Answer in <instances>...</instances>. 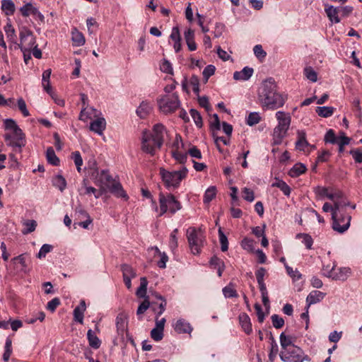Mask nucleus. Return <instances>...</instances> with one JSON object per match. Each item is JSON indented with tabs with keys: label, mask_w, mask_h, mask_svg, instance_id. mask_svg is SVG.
Masks as SVG:
<instances>
[{
	"label": "nucleus",
	"mask_w": 362,
	"mask_h": 362,
	"mask_svg": "<svg viewBox=\"0 0 362 362\" xmlns=\"http://www.w3.org/2000/svg\"><path fill=\"white\" fill-rule=\"evenodd\" d=\"M258 100L263 107L276 110L283 107L286 97L277 91V86L273 78L264 80L258 88Z\"/></svg>",
	"instance_id": "f257e3e1"
},
{
	"label": "nucleus",
	"mask_w": 362,
	"mask_h": 362,
	"mask_svg": "<svg viewBox=\"0 0 362 362\" xmlns=\"http://www.w3.org/2000/svg\"><path fill=\"white\" fill-rule=\"evenodd\" d=\"M165 127L160 123L153 127V132L144 131L142 134V150L151 155H154L156 150L160 148L164 141Z\"/></svg>",
	"instance_id": "f03ea898"
},
{
	"label": "nucleus",
	"mask_w": 362,
	"mask_h": 362,
	"mask_svg": "<svg viewBox=\"0 0 362 362\" xmlns=\"http://www.w3.org/2000/svg\"><path fill=\"white\" fill-rule=\"evenodd\" d=\"M4 129L6 131H10L4 135L6 145L21 152V148L25 146L26 143L25 134L13 119L4 120Z\"/></svg>",
	"instance_id": "7ed1b4c3"
},
{
	"label": "nucleus",
	"mask_w": 362,
	"mask_h": 362,
	"mask_svg": "<svg viewBox=\"0 0 362 362\" xmlns=\"http://www.w3.org/2000/svg\"><path fill=\"white\" fill-rule=\"evenodd\" d=\"M188 173L186 167H182L180 170L168 171L163 168H160V175L165 187L168 189L177 188L181 181L185 179Z\"/></svg>",
	"instance_id": "20e7f679"
},
{
	"label": "nucleus",
	"mask_w": 362,
	"mask_h": 362,
	"mask_svg": "<svg viewBox=\"0 0 362 362\" xmlns=\"http://www.w3.org/2000/svg\"><path fill=\"white\" fill-rule=\"evenodd\" d=\"M276 117L278 121V124L274 129L273 140L274 144L279 145L286 135L291 124V117L289 113L283 111L276 112Z\"/></svg>",
	"instance_id": "39448f33"
},
{
	"label": "nucleus",
	"mask_w": 362,
	"mask_h": 362,
	"mask_svg": "<svg viewBox=\"0 0 362 362\" xmlns=\"http://www.w3.org/2000/svg\"><path fill=\"white\" fill-rule=\"evenodd\" d=\"M160 213L159 216L165 214L168 211L171 214H175L182 208L181 203L176 199L175 196L170 193L165 195L160 192L159 194Z\"/></svg>",
	"instance_id": "423d86ee"
},
{
	"label": "nucleus",
	"mask_w": 362,
	"mask_h": 362,
	"mask_svg": "<svg viewBox=\"0 0 362 362\" xmlns=\"http://www.w3.org/2000/svg\"><path fill=\"white\" fill-rule=\"evenodd\" d=\"M280 358L284 362H303L310 361V358L305 354L303 350L298 346H291L286 351H281Z\"/></svg>",
	"instance_id": "0eeeda50"
},
{
	"label": "nucleus",
	"mask_w": 362,
	"mask_h": 362,
	"mask_svg": "<svg viewBox=\"0 0 362 362\" xmlns=\"http://www.w3.org/2000/svg\"><path fill=\"white\" fill-rule=\"evenodd\" d=\"M180 104V102L176 93H173L171 95H163L161 98L158 100L159 109L165 114L175 112L179 107Z\"/></svg>",
	"instance_id": "6e6552de"
},
{
	"label": "nucleus",
	"mask_w": 362,
	"mask_h": 362,
	"mask_svg": "<svg viewBox=\"0 0 362 362\" xmlns=\"http://www.w3.org/2000/svg\"><path fill=\"white\" fill-rule=\"evenodd\" d=\"M187 240L194 255L200 252L201 247L203 242V235L201 230H196V228L190 227L187 230Z\"/></svg>",
	"instance_id": "1a4fd4ad"
},
{
	"label": "nucleus",
	"mask_w": 362,
	"mask_h": 362,
	"mask_svg": "<svg viewBox=\"0 0 362 362\" xmlns=\"http://www.w3.org/2000/svg\"><path fill=\"white\" fill-rule=\"evenodd\" d=\"M322 210L325 212H332V228L334 230L340 233H343L349 228V218L347 219L346 223H344L342 226H339L340 220L338 218V214L334 210V206H332L330 204L327 202L325 203L322 206Z\"/></svg>",
	"instance_id": "9d476101"
},
{
	"label": "nucleus",
	"mask_w": 362,
	"mask_h": 362,
	"mask_svg": "<svg viewBox=\"0 0 362 362\" xmlns=\"http://www.w3.org/2000/svg\"><path fill=\"white\" fill-rule=\"evenodd\" d=\"M90 177L98 186L106 185L109 186L112 182V177L106 170L98 171V168L93 169L90 174Z\"/></svg>",
	"instance_id": "9b49d317"
},
{
	"label": "nucleus",
	"mask_w": 362,
	"mask_h": 362,
	"mask_svg": "<svg viewBox=\"0 0 362 362\" xmlns=\"http://www.w3.org/2000/svg\"><path fill=\"white\" fill-rule=\"evenodd\" d=\"M20 12L23 17H28L30 15H33L35 19L39 20L42 23H43L45 21V17L42 13H40L39 10L36 7L33 6L30 3H27L21 7Z\"/></svg>",
	"instance_id": "f8f14e48"
},
{
	"label": "nucleus",
	"mask_w": 362,
	"mask_h": 362,
	"mask_svg": "<svg viewBox=\"0 0 362 362\" xmlns=\"http://www.w3.org/2000/svg\"><path fill=\"white\" fill-rule=\"evenodd\" d=\"M156 299L160 300L159 303L156 301H151L150 308L156 314V317L160 316L165 310L167 302L166 300L160 294L155 293L153 294Z\"/></svg>",
	"instance_id": "ddd939ff"
},
{
	"label": "nucleus",
	"mask_w": 362,
	"mask_h": 362,
	"mask_svg": "<svg viewBox=\"0 0 362 362\" xmlns=\"http://www.w3.org/2000/svg\"><path fill=\"white\" fill-rule=\"evenodd\" d=\"M351 274V269L349 267H341L338 272H334V266L329 271V277H332L334 280L337 281H346Z\"/></svg>",
	"instance_id": "4468645a"
},
{
	"label": "nucleus",
	"mask_w": 362,
	"mask_h": 362,
	"mask_svg": "<svg viewBox=\"0 0 362 362\" xmlns=\"http://www.w3.org/2000/svg\"><path fill=\"white\" fill-rule=\"evenodd\" d=\"M174 329L178 334H190L193 328L190 323L185 319H179L174 325Z\"/></svg>",
	"instance_id": "2eb2a0df"
},
{
	"label": "nucleus",
	"mask_w": 362,
	"mask_h": 362,
	"mask_svg": "<svg viewBox=\"0 0 362 362\" xmlns=\"http://www.w3.org/2000/svg\"><path fill=\"white\" fill-rule=\"evenodd\" d=\"M111 193L118 198L128 199V195L119 182L112 181V183L108 186Z\"/></svg>",
	"instance_id": "dca6fc26"
},
{
	"label": "nucleus",
	"mask_w": 362,
	"mask_h": 362,
	"mask_svg": "<svg viewBox=\"0 0 362 362\" xmlns=\"http://www.w3.org/2000/svg\"><path fill=\"white\" fill-rule=\"evenodd\" d=\"M254 73L252 68L245 66L240 71H235L233 73V78L236 81H247L249 80Z\"/></svg>",
	"instance_id": "f3484780"
},
{
	"label": "nucleus",
	"mask_w": 362,
	"mask_h": 362,
	"mask_svg": "<svg viewBox=\"0 0 362 362\" xmlns=\"http://www.w3.org/2000/svg\"><path fill=\"white\" fill-rule=\"evenodd\" d=\"M127 315L120 313L116 317V327L119 334H123L127 328Z\"/></svg>",
	"instance_id": "a211bd4d"
},
{
	"label": "nucleus",
	"mask_w": 362,
	"mask_h": 362,
	"mask_svg": "<svg viewBox=\"0 0 362 362\" xmlns=\"http://www.w3.org/2000/svg\"><path fill=\"white\" fill-rule=\"evenodd\" d=\"M325 293L320 291H311L306 298L308 308L311 305L320 302L325 297Z\"/></svg>",
	"instance_id": "6ab92c4d"
},
{
	"label": "nucleus",
	"mask_w": 362,
	"mask_h": 362,
	"mask_svg": "<svg viewBox=\"0 0 362 362\" xmlns=\"http://www.w3.org/2000/svg\"><path fill=\"white\" fill-rule=\"evenodd\" d=\"M325 11L329 21L332 23H338L340 22V18L339 17V9L338 7H334L331 5H325Z\"/></svg>",
	"instance_id": "aec40b11"
},
{
	"label": "nucleus",
	"mask_w": 362,
	"mask_h": 362,
	"mask_svg": "<svg viewBox=\"0 0 362 362\" xmlns=\"http://www.w3.org/2000/svg\"><path fill=\"white\" fill-rule=\"evenodd\" d=\"M106 127V122L103 117L98 118L90 124V129L99 135L103 134Z\"/></svg>",
	"instance_id": "412c9836"
},
{
	"label": "nucleus",
	"mask_w": 362,
	"mask_h": 362,
	"mask_svg": "<svg viewBox=\"0 0 362 362\" xmlns=\"http://www.w3.org/2000/svg\"><path fill=\"white\" fill-rule=\"evenodd\" d=\"M86 308V305L85 300H81L80 302V305L76 307L74 310V320L81 325L83 323V317Z\"/></svg>",
	"instance_id": "4be33fe9"
},
{
	"label": "nucleus",
	"mask_w": 362,
	"mask_h": 362,
	"mask_svg": "<svg viewBox=\"0 0 362 362\" xmlns=\"http://www.w3.org/2000/svg\"><path fill=\"white\" fill-rule=\"evenodd\" d=\"M152 105L146 100L142 101L136 110V115L141 119L146 117L152 111Z\"/></svg>",
	"instance_id": "5701e85b"
},
{
	"label": "nucleus",
	"mask_w": 362,
	"mask_h": 362,
	"mask_svg": "<svg viewBox=\"0 0 362 362\" xmlns=\"http://www.w3.org/2000/svg\"><path fill=\"white\" fill-rule=\"evenodd\" d=\"M240 324L247 334H250L252 332V324L250 318L246 313H241L239 315Z\"/></svg>",
	"instance_id": "b1692460"
},
{
	"label": "nucleus",
	"mask_w": 362,
	"mask_h": 362,
	"mask_svg": "<svg viewBox=\"0 0 362 362\" xmlns=\"http://www.w3.org/2000/svg\"><path fill=\"white\" fill-rule=\"evenodd\" d=\"M4 30L8 40L13 43V45L10 46L11 49H14L16 44H18L17 42V36L16 35V31L12 25L8 23L4 27Z\"/></svg>",
	"instance_id": "393cba45"
},
{
	"label": "nucleus",
	"mask_w": 362,
	"mask_h": 362,
	"mask_svg": "<svg viewBox=\"0 0 362 362\" xmlns=\"http://www.w3.org/2000/svg\"><path fill=\"white\" fill-rule=\"evenodd\" d=\"M298 140L296 142V148L299 151H304L309 144L306 139V133L303 130L297 132Z\"/></svg>",
	"instance_id": "a878e982"
},
{
	"label": "nucleus",
	"mask_w": 362,
	"mask_h": 362,
	"mask_svg": "<svg viewBox=\"0 0 362 362\" xmlns=\"http://www.w3.org/2000/svg\"><path fill=\"white\" fill-rule=\"evenodd\" d=\"M306 166L301 163H298L295 164L288 171V175L291 177H297L300 175L303 174L306 171Z\"/></svg>",
	"instance_id": "bb28decb"
},
{
	"label": "nucleus",
	"mask_w": 362,
	"mask_h": 362,
	"mask_svg": "<svg viewBox=\"0 0 362 362\" xmlns=\"http://www.w3.org/2000/svg\"><path fill=\"white\" fill-rule=\"evenodd\" d=\"M280 344L281 346V351H286L288 349V348H291V346H296L293 344V341L292 338L289 336H286L284 332L280 334Z\"/></svg>",
	"instance_id": "cd10ccee"
},
{
	"label": "nucleus",
	"mask_w": 362,
	"mask_h": 362,
	"mask_svg": "<svg viewBox=\"0 0 362 362\" xmlns=\"http://www.w3.org/2000/svg\"><path fill=\"white\" fill-rule=\"evenodd\" d=\"M35 45H37L36 44L35 37L33 35L25 45H21L16 44L14 49H21L22 52H25V51L30 52L31 49L34 48Z\"/></svg>",
	"instance_id": "c85d7f7f"
},
{
	"label": "nucleus",
	"mask_w": 362,
	"mask_h": 362,
	"mask_svg": "<svg viewBox=\"0 0 362 362\" xmlns=\"http://www.w3.org/2000/svg\"><path fill=\"white\" fill-rule=\"evenodd\" d=\"M1 10L6 16H11L15 12V4L11 0H2Z\"/></svg>",
	"instance_id": "c756f323"
},
{
	"label": "nucleus",
	"mask_w": 362,
	"mask_h": 362,
	"mask_svg": "<svg viewBox=\"0 0 362 362\" xmlns=\"http://www.w3.org/2000/svg\"><path fill=\"white\" fill-rule=\"evenodd\" d=\"M46 158L47 162L54 166H58L60 160L56 156L55 152L52 147H49L46 151Z\"/></svg>",
	"instance_id": "7c9ffc66"
},
{
	"label": "nucleus",
	"mask_w": 362,
	"mask_h": 362,
	"mask_svg": "<svg viewBox=\"0 0 362 362\" xmlns=\"http://www.w3.org/2000/svg\"><path fill=\"white\" fill-rule=\"evenodd\" d=\"M71 39L74 43V45L79 47L82 46L85 43V37L83 35L77 30L76 28L71 33Z\"/></svg>",
	"instance_id": "2f4dec72"
},
{
	"label": "nucleus",
	"mask_w": 362,
	"mask_h": 362,
	"mask_svg": "<svg viewBox=\"0 0 362 362\" xmlns=\"http://www.w3.org/2000/svg\"><path fill=\"white\" fill-rule=\"evenodd\" d=\"M87 338L89 345L93 349H98L100 346V341L95 334L92 329H88L87 332Z\"/></svg>",
	"instance_id": "473e14b6"
},
{
	"label": "nucleus",
	"mask_w": 362,
	"mask_h": 362,
	"mask_svg": "<svg viewBox=\"0 0 362 362\" xmlns=\"http://www.w3.org/2000/svg\"><path fill=\"white\" fill-rule=\"evenodd\" d=\"M223 294L226 298H236L238 293L233 284L230 283L222 289Z\"/></svg>",
	"instance_id": "72a5a7b5"
},
{
	"label": "nucleus",
	"mask_w": 362,
	"mask_h": 362,
	"mask_svg": "<svg viewBox=\"0 0 362 362\" xmlns=\"http://www.w3.org/2000/svg\"><path fill=\"white\" fill-rule=\"evenodd\" d=\"M269 334L271 339V349L270 352L269 354V360L271 362H273L275 360L276 355L278 354L279 347L271 332L269 333Z\"/></svg>",
	"instance_id": "f704fd0d"
},
{
	"label": "nucleus",
	"mask_w": 362,
	"mask_h": 362,
	"mask_svg": "<svg viewBox=\"0 0 362 362\" xmlns=\"http://www.w3.org/2000/svg\"><path fill=\"white\" fill-rule=\"evenodd\" d=\"M262 119V117L259 112H252L249 114L246 118L245 122L248 126L252 127L258 124Z\"/></svg>",
	"instance_id": "c9c22d12"
},
{
	"label": "nucleus",
	"mask_w": 362,
	"mask_h": 362,
	"mask_svg": "<svg viewBox=\"0 0 362 362\" xmlns=\"http://www.w3.org/2000/svg\"><path fill=\"white\" fill-rule=\"evenodd\" d=\"M32 35H33L32 31H30L29 29H28L25 27H23L20 30V33H19L21 43H18V45H25Z\"/></svg>",
	"instance_id": "e433bc0d"
},
{
	"label": "nucleus",
	"mask_w": 362,
	"mask_h": 362,
	"mask_svg": "<svg viewBox=\"0 0 362 362\" xmlns=\"http://www.w3.org/2000/svg\"><path fill=\"white\" fill-rule=\"evenodd\" d=\"M52 182L53 185L58 188L61 192H63L66 187V181L61 175L54 176Z\"/></svg>",
	"instance_id": "4c0bfd02"
},
{
	"label": "nucleus",
	"mask_w": 362,
	"mask_h": 362,
	"mask_svg": "<svg viewBox=\"0 0 362 362\" xmlns=\"http://www.w3.org/2000/svg\"><path fill=\"white\" fill-rule=\"evenodd\" d=\"M334 108L332 107L322 106L317 107L316 112L322 117H329L334 113Z\"/></svg>",
	"instance_id": "58836bf2"
},
{
	"label": "nucleus",
	"mask_w": 362,
	"mask_h": 362,
	"mask_svg": "<svg viewBox=\"0 0 362 362\" xmlns=\"http://www.w3.org/2000/svg\"><path fill=\"white\" fill-rule=\"evenodd\" d=\"M96 110L93 107H84L81 110L78 119L81 121L86 122L88 119L91 118L93 113H95Z\"/></svg>",
	"instance_id": "ea45409f"
},
{
	"label": "nucleus",
	"mask_w": 362,
	"mask_h": 362,
	"mask_svg": "<svg viewBox=\"0 0 362 362\" xmlns=\"http://www.w3.org/2000/svg\"><path fill=\"white\" fill-rule=\"evenodd\" d=\"M148 281L146 277H141L140 279V286L136 291V295L139 298H145L147 291Z\"/></svg>",
	"instance_id": "a19ab883"
},
{
	"label": "nucleus",
	"mask_w": 362,
	"mask_h": 362,
	"mask_svg": "<svg viewBox=\"0 0 362 362\" xmlns=\"http://www.w3.org/2000/svg\"><path fill=\"white\" fill-rule=\"evenodd\" d=\"M216 194V188L215 186L209 187L204 193V202L205 204H209L212 201L214 198H215Z\"/></svg>",
	"instance_id": "79ce46f5"
},
{
	"label": "nucleus",
	"mask_w": 362,
	"mask_h": 362,
	"mask_svg": "<svg viewBox=\"0 0 362 362\" xmlns=\"http://www.w3.org/2000/svg\"><path fill=\"white\" fill-rule=\"evenodd\" d=\"M297 239L303 238V243L305 245L306 248L310 250L313 244L312 237L307 233H298L296 236Z\"/></svg>",
	"instance_id": "37998d69"
},
{
	"label": "nucleus",
	"mask_w": 362,
	"mask_h": 362,
	"mask_svg": "<svg viewBox=\"0 0 362 362\" xmlns=\"http://www.w3.org/2000/svg\"><path fill=\"white\" fill-rule=\"evenodd\" d=\"M12 354V341L9 337H7L5 342L4 352L3 354V359L8 361Z\"/></svg>",
	"instance_id": "c03bdc74"
},
{
	"label": "nucleus",
	"mask_w": 362,
	"mask_h": 362,
	"mask_svg": "<svg viewBox=\"0 0 362 362\" xmlns=\"http://www.w3.org/2000/svg\"><path fill=\"white\" fill-rule=\"evenodd\" d=\"M121 270L123 277L134 278L136 276V272L129 264H124L121 265Z\"/></svg>",
	"instance_id": "a18cd8bd"
},
{
	"label": "nucleus",
	"mask_w": 362,
	"mask_h": 362,
	"mask_svg": "<svg viewBox=\"0 0 362 362\" xmlns=\"http://www.w3.org/2000/svg\"><path fill=\"white\" fill-rule=\"evenodd\" d=\"M218 236L221 243V249L223 252H226L228 249V242L226 235L223 232L221 228H218Z\"/></svg>",
	"instance_id": "49530a36"
},
{
	"label": "nucleus",
	"mask_w": 362,
	"mask_h": 362,
	"mask_svg": "<svg viewBox=\"0 0 362 362\" xmlns=\"http://www.w3.org/2000/svg\"><path fill=\"white\" fill-rule=\"evenodd\" d=\"M189 112L197 127L202 128L203 126V121L200 113L194 109H191Z\"/></svg>",
	"instance_id": "de8ad7c7"
},
{
	"label": "nucleus",
	"mask_w": 362,
	"mask_h": 362,
	"mask_svg": "<svg viewBox=\"0 0 362 362\" xmlns=\"http://www.w3.org/2000/svg\"><path fill=\"white\" fill-rule=\"evenodd\" d=\"M319 194L321 196H325L329 199L332 201H334V199L336 198H340L341 194L339 192L338 193H330L328 192V189L326 187H321L319 189Z\"/></svg>",
	"instance_id": "09e8293b"
},
{
	"label": "nucleus",
	"mask_w": 362,
	"mask_h": 362,
	"mask_svg": "<svg viewBox=\"0 0 362 362\" xmlns=\"http://www.w3.org/2000/svg\"><path fill=\"white\" fill-rule=\"evenodd\" d=\"M304 74L311 82H316L317 80V72L310 66L304 69Z\"/></svg>",
	"instance_id": "8fccbe9b"
},
{
	"label": "nucleus",
	"mask_w": 362,
	"mask_h": 362,
	"mask_svg": "<svg viewBox=\"0 0 362 362\" xmlns=\"http://www.w3.org/2000/svg\"><path fill=\"white\" fill-rule=\"evenodd\" d=\"M24 226L26 228L23 230V233H30L35 230L37 226V222L35 220H28L24 223Z\"/></svg>",
	"instance_id": "3c124183"
},
{
	"label": "nucleus",
	"mask_w": 362,
	"mask_h": 362,
	"mask_svg": "<svg viewBox=\"0 0 362 362\" xmlns=\"http://www.w3.org/2000/svg\"><path fill=\"white\" fill-rule=\"evenodd\" d=\"M273 326L276 329H281L284 325V320L276 314H274L271 317Z\"/></svg>",
	"instance_id": "603ef678"
},
{
	"label": "nucleus",
	"mask_w": 362,
	"mask_h": 362,
	"mask_svg": "<svg viewBox=\"0 0 362 362\" xmlns=\"http://www.w3.org/2000/svg\"><path fill=\"white\" fill-rule=\"evenodd\" d=\"M215 71V66L211 64L208 65L204 68L202 74L205 82H207L209 78L214 74Z\"/></svg>",
	"instance_id": "864d4df0"
},
{
	"label": "nucleus",
	"mask_w": 362,
	"mask_h": 362,
	"mask_svg": "<svg viewBox=\"0 0 362 362\" xmlns=\"http://www.w3.org/2000/svg\"><path fill=\"white\" fill-rule=\"evenodd\" d=\"M337 138L335 136L334 132L333 129H329L324 138V141L326 143H330V144H336L337 142Z\"/></svg>",
	"instance_id": "5fc2aeb1"
},
{
	"label": "nucleus",
	"mask_w": 362,
	"mask_h": 362,
	"mask_svg": "<svg viewBox=\"0 0 362 362\" xmlns=\"http://www.w3.org/2000/svg\"><path fill=\"white\" fill-rule=\"evenodd\" d=\"M72 159L76 166L77 170L81 171V167L83 165V159L81 153L78 151H75L72 153Z\"/></svg>",
	"instance_id": "6e6d98bb"
},
{
	"label": "nucleus",
	"mask_w": 362,
	"mask_h": 362,
	"mask_svg": "<svg viewBox=\"0 0 362 362\" xmlns=\"http://www.w3.org/2000/svg\"><path fill=\"white\" fill-rule=\"evenodd\" d=\"M151 305V301L147 299H145L138 307L136 310V315H141L144 314L149 308Z\"/></svg>",
	"instance_id": "4d7b16f0"
},
{
	"label": "nucleus",
	"mask_w": 362,
	"mask_h": 362,
	"mask_svg": "<svg viewBox=\"0 0 362 362\" xmlns=\"http://www.w3.org/2000/svg\"><path fill=\"white\" fill-rule=\"evenodd\" d=\"M286 269L288 274L294 280L297 281L301 279L302 274L297 270H293L291 267L286 265Z\"/></svg>",
	"instance_id": "13d9d810"
},
{
	"label": "nucleus",
	"mask_w": 362,
	"mask_h": 362,
	"mask_svg": "<svg viewBox=\"0 0 362 362\" xmlns=\"http://www.w3.org/2000/svg\"><path fill=\"white\" fill-rule=\"evenodd\" d=\"M190 85L192 86L193 91L195 94L199 95V79L198 76L193 75L189 80Z\"/></svg>",
	"instance_id": "bf43d9fd"
},
{
	"label": "nucleus",
	"mask_w": 362,
	"mask_h": 362,
	"mask_svg": "<svg viewBox=\"0 0 362 362\" xmlns=\"http://www.w3.org/2000/svg\"><path fill=\"white\" fill-rule=\"evenodd\" d=\"M242 247L247 251H252L254 249V241L252 239L245 238L241 242Z\"/></svg>",
	"instance_id": "052dcab7"
},
{
	"label": "nucleus",
	"mask_w": 362,
	"mask_h": 362,
	"mask_svg": "<svg viewBox=\"0 0 362 362\" xmlns=\"http://www.w3.org/2000/svg\"><path fill=\"white\" fill-rule=\"evenodd\" d=\"M52 250V246L51 245L44 244L40 249V251L37 256L40 259L43 258L46 256V255L47 253L51 252Z\"/></svg>",
	"instance_id": "680f3d73"
},
{
	"label": "nucleus",
	"mask_w": 362,
	"mask_h": 362,
	"mask_svg": "<svg viewBox=\"0 0 362 362\" xmlns=\"http://www.w3.org/2000/svg\"><path fill=\"white\" fill-rule=\"evenodd\" d=\"M151 337L156 341H159L163 338V331L153 328L151 331Z\"/></svg>",
	"instance_id": "e2e57ef3"
},
{
	"label": "nucleus",
	"mask_w": 362,
	"mask_h": 362,
	"mask_svg": "<svg viewBox=\"0 0 362 362\" xmlns=\"http://www.w3.org/2000/svg\"><path fill=\"white\" fill-rule=\"evenodd\" d=\"M243 197L244 199H245L247 202H252L255 199V195L252 190L247 187H245L243 189Z\"/></svg>",
	"instance_id": "0e129e2a"
},
{
	"label": "nucleus",
	"mask_w": 362,
	"mask_h": 362,
	"mask_svg": "<svg viewBox=\"0 0 362 362\" xmlns=\"http://www.w3.org/2000/svg\"><path fill=\"white\" fill-rule=\"evenodd\" d=\"M173 157L178 161L180 163H185L187 161V154L183 153L179 151H173Z\"/></svg>",
	"instance_id": "69168bd1"
},
{
	"label": "nucleus",
	"mask_w": 362,
	"mask_h": 362,
	"mask_svg": "<svg viewBox=\"0 0 362 362\" xmlns=\"http://www.w3.org/2000/svg\"><path fill=\"white\" fill-rule=\"evenodd\" d=\"M349 153L352 156L356 163H362V151L359 148L352 149Z\"/></svg>",
	"instance_id": "338daca9"
},
{
	"label": "nucleus",
	"mask_w": 362,
	"mask_h": 362,
	"mask_svg": "<svg viewBox=\"0 0 362 362\" xmlns=\"http://www.w3.org/2000/svg\"><path fill=\"white\" fill-rule=\"evenodd\" d=\"M253 52H254L255 55L258 59H263L267 55L266 52L263 49L262 45H255L253 48Z\"/></svg>",
	"instance_id": "774afa93"
}]
</instances>
